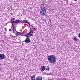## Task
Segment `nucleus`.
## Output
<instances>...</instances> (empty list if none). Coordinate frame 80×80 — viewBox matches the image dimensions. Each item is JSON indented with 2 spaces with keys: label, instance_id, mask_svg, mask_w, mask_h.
<instances>
[{
  "label": "nucleus",
  "instance_id": "nucleus-10",
  "mask_svg": "<svg viewBox=\"0 0 80 80\" xmlns=\"http://www.w3.org/2000/svg\"><path fill=\"white\" fill-rule=\"evenodd\" d=\"M31 78L32 80H35V75L31 76Z\"/></svg>",
  "mask_w": 80,
  "mask_h": 80
},
{
  "label": "nucleus",
  "instance_id": "nucleus-19",
  "mask_svg": "<svg viewBox=\"0 0 80 80\" xmlns=\"http://www.w3.org/2000/svg\"><path fill=\"white\" fill-rule=\"evenodd\" d=\"M21 22V24H22V25H23V23L22 22Z\"/></svg>",
  "mask_w": 80,
  "mask_h": 80
},
{
  "label": "nucleus",
  "instance_id": "nucleus-13",
  "mask_svg": "<svg viewBox=\"0 0 80 80\" xmlns=\"http://www.w3.org/2000/svg\"><path fill=\"white\" fill-rule=\"evenodd\" d=\"M73 40L74 41H77L78 39H77V38H76V37H74L73 39Z\"/></svg>",
  "mask_w": 80,
  "mask_h": 80
},
{
  "label": "nucleus",
  "instance_id": "nucleus-21",
  "mask_svg": "<svg viewBox=\"0 0 80 80\" xmlns=\"http://www.w3.org/2000/svg\"><path fill=\"white\" fill-rule=\"evenodd\" d=\"M48 80H50L49 79H48Z\"/></svg>",
  "mask_w": 80,
  "mask_h": 80
},
{
  "label": "nucleus",
  "instance_id": "nucleus-1",
  "mask_svg": "<svg viewBox=\"0 0 80 80\" xmlns=\"http://www.w3.org/2000/svg\"><path fill=\"white\" fill-rule=\"evenodd\" d=\"M48 60L51 63H54L55 62H56V58L55 56L53 55H51L48 56L47 58Z\"/></svg>",
  "mask_w": 80,
  "mask_h": 80
},
{
  "label": "nucleus",
  "instance_id": "nucleus-8",
  "mask_svg": "<svg viewBox=\"0 0 80 80\" xmlns=\"http://www.w3.org/2000/svg\"><path fill=\"white\" fill-rule=\"evenodd\" d=\"M13 22L15 23H19V22H22V23H23V21H22V20L20 21L18 20L14 21Z\"/></svg>",
  "mask_w": 80,
  "mask_h": 80
},
{
  "label": "nucleus",
  "instance_id": "nucleus-20",
  "mask_svg": "<svg viewBox=\"0 0 80 80\" xmlns=\"http://www.w3.org/2000/svg\"><path fill=\"white\" fill-rule=\"evenodd\" d=\"M74 0V1H76H76H77V0Z\"/></svg>",
  "mask_w": 80,
  "mask_h": 80
},
{
  "label": "nucleus",
  "instance_id": "nucleus-4",
  "mask_svg": "<svg viewBox=\"0 0 80 80\" xmlns=\"http://www.w3.org/2000/svg\"><path fill=\"white\" fill-rule=\"evenodd\" d=\"M15 21H12V22H11V23H12V27H11V29L13 31L14 30V26H15V23L13 22Z\"/></svg>",
  "mask_w": 80,
  "mask_h": 80
},
{
  "label": "nucleus",
  "instance_id": "nucleus-7",
  "mask_svg": "<svg viewBox=\"0 0 80 80\" xmlns=\"http://www.w3.org/2000/svg\"><path fill=\"white\" fill-rule=\"evenodd\" d=\"M26 43H29L30 42V38H27L25 41Z\"/></svg>",
  "mask_w": 80,
  "mask_h": 80
},
{
  "label": "nucleus",
  "instance_id": "nucleus-11",
  "mask_svg": "<svg viewBox=\"0 0 80 80\" xmlns=\"http://www.w3.org/2000/svg\"><path fill=\"white\" fill-rule=\"evenodd\" d=\"M45 70L48 71L49 70H50V67L49 66L45 67Z\"/></svg>",
  "mask_w": 80,
  "mask_h": 80
},
{
  "label": "nucleus",
  "instance_id": "nucleus-2",
  "mask_svg": "<svg viewBox=\"0 0 80 80\" xmlns=\"http://www.w3.org/2000/svg\"><path fill=\"white\" fill-rule=\"evenodd\" d=\"M47 11H46V9L44 8H42L41 9V11L40 12V14L42 15H44L45 13H46Z\"/></svg>",
  "mask_w": 80,
  "mask_h": 80
},
{
  "label": "nucleus",
  "instance_id": "nucleus-9",
  "mask_svg": "<svg viewBox=\"0 0 80 80\" xmlns=\"http://www.w3.org/2000/svg\"><path fill=\"white\" fill-rule=\"evenodd\" d=\"M42 80V77L38 76L36 78L35 80Z\"/></svg>",
  "mask_w": 80,
  "mask_h": 80
},
{
  "label": "nucleus",
  "instance_id": "nucleus-17",
  "mask_svg": "<svg viewBox=\"0 0 80 80\" xmlns=\"http://www.w3.org/2000/svg\"><path fill=\"white\" fill-rule=\"evenodd\" d=\"M4 29H5V31H6V30H7V28H4Z\"/></svg>",
  "mask_w": 80,
  "mask_h": 80
},
{
  "label": "nucleus",
  "instance_id": "nucleus-5",
  "mask_svg": "<svg viewBox=\"0 0 80 80\" xmlns=\"http://www.w3.org/2000/svg\"><path fill=\"white\" fill-rule=\"evenodd\" d=\"M40 70L41 72H43V71H45V66H42L41 67Z\"/></svg>",
  "mask_w": 80,
  "mask_h": 80
},
{
  "label": "nucleus",
  "instance_id": "nucleus-18",
  "mask_svg": "<svg viewBox=\"0 0 80 80\" xmlns=\"http://www.w3.org/2000/svg\"><path fill=\"white\" fill-rule=\"evenodd\" d=\"M9 31H10V32H11V31H12V30H11V29H9Z\"/></svg>",
  "mask_w": 80,
  "mask_h": 80
},
{
  "label": "nucleus",
  "instance_id": "nucleus-15",
  "mask_svg": "<svg viewBox=\"0 0 80 80\" xmlns=\"http://www.w3.org/2000/svg\"><path fill=\"white\" fill-rule=\"evenodd\" d=\"M78 37L79 38H80V33H79V34H78Z\"/></svg>",
  "mask_w": 80,
  "mask_h": 80
},
{
  "label": "nucleus",
  "instance_id": "nucleus-14",
  "mask_svg": "<svg viewBox=\"0 0 80 80\" xmlns=\"http://www.w3.org/2000/svg\"><path fill=\"white\" fill-rule=\"evenodd\" d=\"M23 23H27L28 22V21L27 20H23Z\"/></svg>",
  "mask_w": 80,
  "mask_h": 80
},
{
  "label": "nucleus",
  "instance_id": "nucleus-6",
  "mask_svg": "<svg viewBox=\"0 0 80 80\" xmlns=\"http://www.w3.org/2000/svg\"><path fill=\"white\" fill-rule=\"evenodd\" d=\"M5 59V55L4 54H0V60H2Z\"/></svg>",
  "mask_w": 80,
  "mask_h": 80
},
{
  "label": "nucleus",
  "instance_id": "nucleus-16",
  "mask_svg": "<svg viewBox=\"0 0 80 80\" xmlns=\"http://www.w3.org/2000/svg\"><path fill=\"white\" fill-rule=\"evenodd\" d=\"M44 39L43 38H42L41 39V42H43V41Z\"/></svg>",
  "mask_w": 80,
  "mask_h": 80
},
{
  "label": "nucleus",
  "instance_id": "nucleus-3",
  "mask_svg": "<svg viewBox=\"0 0 80 80\" xmlns=\"http://www.w3.org/2000/svg\"><path fill=\"white\" fill-rule=\"evenodd\" d=\"M30 32L29 33V34L26 35V37H29L31 36H32V34H33V30H31L30 29Z\"/></svg>",
  "mask_w": 80,
  "mask_h": 80
},
{
  "label": "nucleus",
  "instance_id": "nucleus-12",
  "mask_svg": "<svg viewBox=\"0 0 80 80\" xmlns=\"http://www.w3.org/2000/svg\"><path fill=\"white\" fill-rule=\"evenodd\" d=\"M17 35H21L22 34H23V32H18L17 33Z\"/></svg>",
  "mask_w": 80,
  "mask_h": 80
}]
</instances>
